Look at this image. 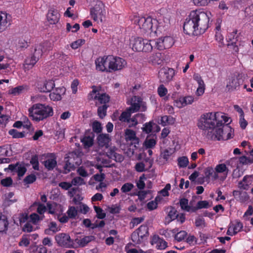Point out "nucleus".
Returning <instances> with one entry per match:
<instances>
[{
  "label": "nucleus",
  "instance_id": "nucleus-52",
  "mask_svg": "<svg viewBox=\"0 0 253 253\" xmlns=\"http://www.w3.org/2000/svg\"><path fill=\"white\" fill-rule=\"evenodd\" d=\"M41 48V46L39 44L36 45L35 47L34 52L33 54L36 58L38 59L39 60L43 54Z\"/></svg>",
  "mask_w": 253,
  "mask_h": 253
},
{
  "label": "nucleus",
  "instance_id": "nucleus-44",
  "mask_svg": "<svg viewBox=\"0 0 253 253\" xmlns=\"http://www.w3.org/2000/svg\"><path fill=\"white\" fill-rule=\"evenodd\" d=\"M8 134L12 136L14 138H22L24 137L25 133L23 132H19L15 129H11L8 131Z\"/></svg>",
  "mask_w": 253,
  "mask_h": 253
},
{
  "label": "nucleus",
  "instance_id": "nucleus-62",
  "mask_svg": "<svg viewBox=\"0 0 253 253\" xmlns=\"http://www.w3.org/2000/svg\"><path fill=\"white\" fill-rule=\"evenodd\" d=\"M187 235V232L185 231H180L177 232L174 235V238L176 240L180 242L185 239Z\"/></svg>",
  "mask_w": 253,
  "mask_h": 253
},
{
  "label": "nucleus",
  "instance_id": "nucleus-15",
  "mask_svg": "<svg viewBox=\"0 0 253 253\" xmlns=\"http://www.w3.org/2000/svg\"><path fill=\"white\" fill-rule=\"evenodd\" d=\"M11 16L6 12L0 11V33L11 25Z\"/></svg>",
  "mask_w": 253,
  "mask_h": 253
},
{
  "label": "nucleus",
  "instance_id": "nucleus-51",
  "mask_svg": "<svg viewBox=\"0 0 253 253\" xmlns=\"http://www.w3.org/2000/svg\"><path fill=\"white\" fill-rule=\"evenodd\" d=\"M161 123L163 126L167 124H172L174 122V118L171 116H164L161 118Z\"/></svg>",
  "mask_w": 253,
  "mask_h": 253
},
{
  "label": "nucleus",
  "instance_id": "nucleus-47",
  "mask_svg": "<svg viewBox=\"0 0 253 253\" xmlns=\"http://www.w3.org/2000/svg\"><path fill=\"white\" fill-rule=\"evenodd\" d=\"M66 213L71 219H75L78 215V210L74 206H70Z\"/></svg>",
  "mask_w": 253,
  "mask_h": 253
},
{
  "label": "nucleus",
  "instance_id": "nucleus-54",
  "mask_svg": "<svg viewBox=\"0 0 253 253\" xmlns=\"http://www.w3.org/2000/svg\"><path fill=\"white\" fill-rule=\"evenodd\" d=\"M37 177L35 174L31 173L26 176L23 180V182L26 184H32L36 181Z\"/></svg>",
  "mask_w": 253,
  "mask_h": 253
},
{
  "label": "nucleus",
  "instance_id": "nucleus-26",
  "mask_svg": "<svg viewBox=\"0 0 253 253\" xmlns=\"http://www.w3.org/2000/svg\"><path fill=\"white\" fill-rule=\"evenodd\" d=\"M97 143L100 147H107L110 141L109 135L108 134H100L97 138Z\"/></svg>",
  "mask_w": 253,
  "mask_h": 253
},
{
  "label": "nucleus",
  "instance_id": "nucleus-33",
  "mask_svg": "<svg viewBox=\"0 0 253 253\" xmlns=\"http://www.w3.org/2000/svg\"><path fill=\"white\" fill-rule=\"evenodd\" d=\"M92 90L87 95L88 100H96L100 91V87L93 85L91 87Z\"/></svg>",
  "mask_w": 253,
  "mask_h": 253
},
{
  "label": "nucleus",
  "instance_id": "nucleus-20",
  "mask_svg": "<svg viewBox=\"0 0 253 253\" xmlns=\"http://www.w3.org/2000/svg\"><path fill=\"white\" fill-rule=\"evenodd\" d=\"M66 92V88L63 86L55 88L53 92L49 94V97L51 100L57 101L62 99V95Z\"/></svg>",
  "mask_w": 253,
  "mask_h": 253
},
{
  "label": "nucleus",
  "instance_id": "nucleus-8",
  "mask_svg": "<svg viewBox=\"0 0 253 253\" xmlns=\"http://www.w3.org/2000/svg\"><path fill=\"white\" fill-rule=\"evenodd\" d=\"M90 13L94 21L102 22L106 14L104 4L102 1H98L93 7L90 8Z\"/></svg>",
  "mask_w": 253,
  "mask_h": 253
},
{
  "label": "nucleus",
  "instance_id": "nucleus-32",
  "mask_svg": "<svg viewBox=\"0 0 253 253\" xmlns=\"http://www.w3.org/2000/svg\"><path fill=\"white\" fill-rule=\"evenodd\" d=\"M27 89L28 86L26 85H19L9 90V94L14 96L19 95L22 93L25 90H27Z\"/></svg>",
  "mask_w": 253,
  "mask_h": 253
},
{
  "label": "nucleus",
  "instance_id": "nucleus-24",
  "mask_svg": "<svg viewBox=\"0 0 253 253\" xmlns=\"http://www.w3.org/2000/svg\"><path fill=\"white\" fill-rule=\"evenodd\" d=\"M194 101V97L192 96H187L184 97H180L175 101L176 106L181 108L188 104H191Z\"/></svg>",
  "mask_w": 253,
  "mask_h": 253
},
{
  "label": "nucleus",
  "instance_id": "nucleus-40",
  "mask_svg": "<svg viewBox=\"0 0 253 253\" xmlns=\"http://www.w3.org/2000/svg\"><path fill=\"white\" fill-rule=\"evenodd\" d=\"M33 206H37V212L41 215H44V213L47 211L46 207L40 202H35Z\"/></svg>",
  "mask_w": 253,
  "mask_h": 253
},
{
  "label": "nucleus",
  "instance_id": "nucleus-58",
  "mask_svg": "<svg viewBox=\"0 0 253 253\" xmlns=\"http://www.w3.org/2000/svg\"><path fill=\"white\" fill-rule=\"evenodd\" d=\"M85 41L84 39H78L73 42L70 44L71 48L73 49H76L84 44Z\"/></svg>",
  "mask_w": 253,
  "mask_h": 253
},
{
  "label": "nucleus",
  "instance_id": "nucleus-34",
  "mask_svg": "<svg viewBox=\"0 0 253 253\" xmlns=\"http://www.w3.org/2000/svg\"><path fill=\"white\" fill-rule=\"evenodd\" d=\"M110 97L109 95L105 93H99L98 97L97 98V101L95 102L96 105H97L98 103L100 104H106L110 101Z\"/></svg>",
  "mask_w": 253,
  "mask_h": 253
},
{
  "label": "nucleus",
  "instance_id": "nucleus-10",
  "mask_svg": "<svg viewBox=\"0 0 253 253\" xmlns=\"http://www.w3.org/2000/svg\"><path fill=\"white\" fill-rule=\"evenodd\" d=\"M55 239L59 246L66 248L72 247L73 242L68 234L60 233L55 236Z\"/></svg>",
  "mask_w": 253,
  "mask_h": 253
},
{
  "label": "nucleus",
  "instance_id": "nucleus-12",
  "mask_svg": "<svg viewBox=\"0 0 253 253\" xmlns=\"http://www.w3.org/2000/svg\"><path fill=\"white\" fill-rule=\"evenodd\" d=\"M45 158L42 162L43 165L48 170H52L57 165L56 155L54 153H48L46 154Z\"/></svg>",
  "mask_w": 253,
  "mask_h": 253
},
{
  "label": "nucleus",
  "instance_id": "nucleus-22",
  "mask_svg": "<svg viewBox=\"0 0 253 253\" xmlns=\"http://www.w3.org/2000/svg\"><path fill=\"white\" fill-rule=\"evenodd\" d=\"M125 136L126 141H133L134 143L138 144L139 138L137 137L135 131L127 128L125 131Z\"/></svg>",
  "mask_w": 253,
  "mask_h": 253
},
{
  "label": "nucleus",
  "instance_id": "nucleus-3",
  "mask_svg": "<svg viewBox=\"0 0 253 253\" xmlns=\"http://www.w3.org/2000/svg\"><path fill=\"white\" fill-rule=\"evenodd\" d=\"M29 117L33 121L39 122L51 117L53 114L52 108L47 105L35 104L29 109Z\"/></svg>",
  "mask_w": 253,
  "mask_h": 253
},
{
  "label": "nucleus",
  "instance_id": "nucleus-5",
  "mask_svg": "<svg viewBox=\"0 0 253 253\" xmlns=\"http://www.w3.org/2000/svg\"><path fill=\"white\" fill-rule=\"evenodd\" d=\"M151 40L137 37L130 40V45L133 51L137 52H150L153 49Z\"/></svg>",
  "mask_w": 253,
  "mask_h": 253
},
{
  "label": "nucleus",
  "instance_id": "nucleus-1",
  "mask_svg": "<svg viewBox=\"0 0 253 253\" xmlns=\"http://www.w3.org/2000/svg\"><path fill=\"white\" fill-rule=\"evenodd\" d=\"M214 113L209 112L203 114L198 120V127L203 130L208 138L221 140L233 137L232 128L228 125H222V121H216Z\"/></svg>",
  "mask_w": 253,
  "mask_h": 253
},
{
  "label": "nucleus",
  "instance_id": "nucleus-2",
  "mask_svg": "<svg viewBox=\"0 0 253 253\" xmlns=\"http://www.w3.org/2000/svg\"><path fill=\"white\" fill-rule=\"evenodd\" d=\"M211 12L200 10L192 11L183 25L185 34L190 36H198L204 33L211 25Z\"/></svg>",
  "mask_w": 253,
  "mask_h": 253
},
{
  "label": "nucleus",
  "instance_id": "nucleus-27",
  "mask_svg": "<svg viewBox=\"0 0 253 253\" xmlns=\"http://www.w3.org/2000/svg\"><path fill=\"white\" fill-rule=\"evenodd\" d=\"M107 156L116 162H122L124 160V157L121 154L117 153L113 149L110 148L106 152Z\"/></svg>",
  "mask_w": 253,
  "mask_h": 253
},
{
  "label": "nucleus",
  "instance_id": "nucleus-28",
  "mask_svg": "<svg viewBox=\"0 0 253 253\" xmlns=\"http://www.w3.org/2000/svg\"><path fill=\"white\" fill-rule=\"evenodd\" d=\"M214 114L215 115V119H216V122H217V121H218V120L222 121V126H221V127L222 128H223V125H228V126H229V124L231 122V121H230V122L228 123L230 118H229L228 116H226L225 114H224L222 112H217L214 113Z\"/></svg>",
  "mask_w": 253,
  "mask_h": 253
},
{
  "label": "nucleus",
  "instance_id": "nucleus-35",
  "mask_svg": "<svg viewBox=\"0 0 253 253\" xmlns=\"http://www.w3.org/2000/svg\"><path fill=\"white\" fill-rule=\"evenodd\" d=\"M231 226L232 228V234H237L242 231L243 228V223L239 220H236L232 223Z\"/></svg>",
  "mask_w": 253,
  "mask_h": 253
},
{
  "label": "nucleus",
  "instance_id": "nucleus-56",
  "mask_svg": "<svg viewBox=\"0 0 253 253\" xmlns=\"http://www.w3.org/2000/svg\"><path fill=\"white\" fill-rule=\"evenodd\" d=\"M156 144V141L154 138H147L144 141V145L146 148H152L155 147Z\"/></svg>",
  "mask_w": 253,
  "mask_h": 253
},
{
  "label": "nucleus",
  "instance_id": "nucleus-23",
  "mask_svg": "<svg viewBox=\"0 0 253 253\" xmlns=\"http://www.w3.org/2000/svg\"><path fill=\"white\" fill-rule=\"evenodd\" d=\"M253 177V175H245L243 177L242 180L239 182V187L240 189L244 190H248L249 187V185L252 184Z\"/></svg>",
  "mask_w": 253,
  "mask_h": 253
},
{
  "label": "nucleus",
  "instance_id": "nucleus-25",
  "mask_svg": "<svg viewBox=\"0 0 253 253\" xmlns=\"http://www.w3.org/2000/svg\"><path fill=\"white\" fill-rule=\"evenodd\" d=\"M164 57L161 53L157 52L152 54L149 57V61L153 65H161L163 63Z\"/></svg>",
  "mask_w": 253,
  "mask_h": 253
},
{
  "label": "nucleus",
  "instance_id": "nucleus-43",
  "mask_svg": "<svg viewBox=\"0 0 253 253\" xmlns=\"http://www.w3.org/2000/svg\"><path fill=\"white\" fill-rule=\"evenodd\" d=\"M42 47V51L43 54H47L49 51L53 48V44L49 42H44L42 43L39 44Z\"/></svg>",
  "mask_w": 253,
  "mask_h": 253
},
{
  "label": "nucleus",
  "instance_id": "nucleus-13",
  "mask_svg": "<svg viewBox=\"0 0 253 253\" xmlns=\"http://www.w3.org/2000/svg\"><path fill=\"white\" fill-rule=\"evenodd\" d=\"M174 70L172 68H164L159 72V77L162 83H166L170 82L174 76Z\"/></svg>",
  "mask_w": 253,
  "mask_h": 253
},
{
  "label": "nucleus",
  "instance_id": "nucleus-30",
  "mask_svg": "<svg viewBox=\"0 0 253 253\" xmlns=\"http://www.w3.org/2000/svg\"><path fill=\"white\" fill-rule=\"evenodd\" d=\"M204 172L207 180H209L211 177H212L213 180H216L218 178V174L214 171L213 168L211 167L206 168Z\"/></svg>",
  "mask_w": 253,
  "mask_h": 253
},
{
  "label": "nucleus",
  "instance_id": "nucleus-29",
  "mask_svg": "<svg viewBox=\"0 0 253 253\" xmlns=\"http://www.w3.org/2000/svg\"><path fill=\"white\" fill-rule=\"evenodd\" d=\"M145 162H148L149 163V167L148 169H145V165L142 162H139L136 164L135 166V169L136 171L137 172H143L145 171H146L148 170L149 169H150L153 165V160L150 159L149 158H147L145 159Z\"/></svg>",
  "mask_w": 253,
  "mask_h": 253
},
{
  "label": "nucleus",
  "instance_id": "nucleus-39",
  "mask_svg": "<svg viewBox=\"0 0 253 253\" xmlns=\"http://www.w3.org/2000/svg\"><path fill=\"white\" fill-rule=\"evenodd\" d=\"M9 223L6 217L4 215L0 216V232L7 231Z\"/></svg>",
  "mask_w": 253,
  "mask_h": 253
},
{
  "label": "nucleus",
  "instance_id": "nucleus-19",
  "mask_svg": "<svg viewBox=\"0 0 253 253\" xmlns=\"http://www.w3.org/2000/svg\"><path fill=\"white\" fill-rule=\"evenodd\" d=\"M142 103V100L141 97L137 96H133L131 98L130 106L126 109L132 113L136 112L140 109Z\"/></svg>",
  "mask_w": 253,
  "mask_h": 253
},
{
  "label": "nucleus",
  "instance_id": "nucleus-60",
  "mask_svg": "<svg viewBox=\"0 0 253 253\" xmlns=\"http://www.w3.org/2000/svg\"><path fill=\"white\" fill-rule=\"evenodd\" d=\"M45 86L46 88V92H50L55 86L54 81L52 80H45Z\"/></svg>",
  "mask_w": 253,
  "mask_h": 253
},
{
  "label": "nucleus",
  "instance_id": "nucleus-63",
  "mask_svg": "<svg viewBox=\"0 0 253 253\" xmlns=\"http://www.w3.org/2000/svg\"><path fill=\"white\" fill-rule=\"evenodd\" d=\"M13 183V180L10 177H7L2 179L0 181V184L4 187H10Z\"/></svg>",
  "mask_w": 253,
  "mask_h": 253
},
{
  "label": "nucleus",
  "instance_id": "nucleus-6",
  "mask_svg": "<svg viewBox=\"0 0 253 253\" xmlns=\"http://www.w3.org/2000/svg\"><path fill=\"white\" fill-rule=\"evenodd\" d=\"M149 236L148 227L146 224L141 225L131 235L133 243L135 245H139Z\"/></svg>",
  "mask_w": 253,
  "mask_h": 253
},
{
  "label": "nucleus",
  "instance_id": "nucleus-46",
  "mask_svg": "<svg viewBox=\"0 0 253 253\" xmlns=\"http://www.w3.org/2000/svg\"><path fill=\"white\" fill-rule=\"evenodd\" d=\"M179 205L182 210L186 211H190V206L188 205V200L186 198H181L179 200Z\"/></svg>",
  "mask_w": 253,
  "mask_h": 253
},
{
  "label": "nucleus",
  "instance_id": "nucleus-18",
  "mask_svg": "<svg viewBox=\"0 0 253 253\" xmlns=\"http://www.w3.org/2000/svg\"><path fill=\"white\" fill-rule=\"evenodd\" d=\"M237 30H235L232 32L229 33L226 36V40L228 42H230L231 43H228V46H233V50L238 52L239 51L238 47L236 44V42L237 41Z\"/></svg>",
  "mask_w": 253,
  "mask_h": 253
},
{
  "label": "nucleus",
  "instance_id": "nucleus-4",
  "mask_svg": "<svg viewBox=\"0 0 253 253\" xmlns=\"http://www.w3.org/2000/svg\"><path fill=\"white\" fill-rule=\"evenodd\" d=\"M140 29L144 32H148L150 36L157 34L158 31V21L150 16L137 17L134 21Z\"/></svg>",
  "mask_w": 253,
  "mask_h": 253
},
{
  "label": "nucleus",
  "instance_id": "nucleus-31",
  "mask_svg": "<svg viewBox=\"0 0 253 253\" xmlns=\"http://www.w3.org/2000/svg\"><path fill=\"white\" fill-rule=\"evenodd\" d=\"M60 230L57 223L54 221H51L48 225V228L45 229L44 233L46 235H53Z\"/></svg>",
  "mask_w": 253,
  "mask_h": 253
},
{
  "label": "nucleus",
  "instance_id": "nucleus-11",
  "mask_svg": "<svg viewBox=\"0 0 253 253\" xmlns=\"http://www.w3.org/2000/svg\"><path fill=\"white\" fill-rule=\"evenodd\" d=\"M155 43L157 49L161 50L171 47L173 44L174 42L172 37L167 36L159 38Z\"/></svg>",
  "mask_w": 253,
  "mask_h": 253
},
{
  "label": "nucleus",
  "instance_id": "nucleus-59",
  "mask_svg": "<svg viewBox=\"0 0 253 253\" xmlns=\"http://www.w3.org/2000/svg\"><path fill=\"white\" fill-rule=\"evenodd\" d=\"M38 60V59L36 58L34 55H32L31 57L26 59L25 63L26 65L31 66V67H32L36 64Z\"/></svg>",
  "mask_w": 253,
  "mask_h": 253
},
{
  "label": "nucleus",
  "instance_id": "nucleus-53",
  "mask_svg": "<svg viewBox=\"0 0 253 253\" xmlns=\"http://www.w3.org/2000/svg\"><path fill=\"white\" fill-rule=\"evenodd\" d=\"M94 209L96 213V217L100 219L104 218L106 216V213L103 212V210L99 207L94 206Z\"/></svg>",
  "mask_w": 253,
  "mask_h": 253
},
{
  "label": "nucleus",
  "instance_id": "nucleus-45",
  "mask_svg": "<svg viewBox=\"0 0 253 253\" xmlns=\"http://www.w3.org/2000/svg\"><path fill=\"white\" fill-rule=\"evenodd\" d=\"M109 107L107 104H104L101 106L98 107L97 109V114L98 116L101 118H104L107 113V109Z\"/></svg>",
  "mask_w": 253,
  "mask_h": 253
},
{
  "label": "nucleus",
  "instance_id": "nucleus-41",
  "mask_svg": "<svg viewBox=\"0 0 253 253\" xmlns=\"http://www.w3.org/2000/svg\"><path fill=\"white\" fill-rule=\"evenodd\" d=\"M215 172L218 173H224L225 174V178L227 176L229 169L225 164H220L216 166L215 168Z\"/></svg>",
  "mask_w": 253,
  "mask_h": 253
},
{
  "label": "nucleus",
  "instance_id": "nucleus-7",
  "mask_svg": "<svg viewBox=\"0 0 253 253\" xmlns=\"http://www.w3.org/2000/svg\"><path fill=\"white\" fill-rule=\"evenodd\" d=\"M109 68L108 70L110 72L121 70L124 69L127 64L125 59L123 58L109 55Z\"/></svg>",
  "mask_w": 253,
  "mask_h": 253
},
{
  "label": "nucleus",
  "instance_id": "nucleus-17",
  "mask_svg": "<svg viewBox=\"0 0 253 253\" xmlns=\"http://www.w3.org/2000/svg\"><path fill=\"white\" fill-rule=\"evenodd\" d=\"M74 156V154H70L69 156L65 158V164L63 167V173L67 174L71 170L75 169Z\"/></svg>",
  "mask_w": 253,
  "mask_h": 253
},
{
  "label": "nucleus",
  "instance_id": "nucleus-64",
  "mask_svg": "<svg viewBox=\"0 0 253 253\" xmlns=\"http://www.w3.org/2000/svg\"><path fill=\"white\" fill-rule=\"evenodd\" d=\"M157 91L160 97H164L167 95L168 89L163 84H161L158 87Z\"/></svg>",
  "mask_w": 253,
  "mask_h": 253
},
{
  "label": "nucleus",
  "instance_id": "nucleus-50",
  "mask_svg": "<svg viewBox=\"0 0 253 253\" xmlns=\"http://www.w3.org/2000/svg\"><path fill=\"white\" fill-rule=\"evenodd\" d=\"M176 231H175V229H173L172 230H169L168 229H160L159 231V233L161 235H162L164 236L167 238H169L171 237V235L173 234H175Z\"/></svg>",
  "mask_w": 253,
  "mask_h": 253
},
{
  "label": "nucleus",
  "instance_id": "nucleus-42",
  "mask_svg": "<svg viewBox=\"0 0 253 253\" xmlns=\"http://www.w3.org/2000/svg\"><path fill=\"white\" fill-rule=\"evenodd\" d=\"M154 125H156L159 128V129H160L159 126L157 125L153 121H151L149 122L146 123L143 125V127L142 128V131L145 133H150L152 132Z\"/></svg>",
  "mask_w": 253,
  "mask_h": 253
},
{
  "label": "nucleus",
  "instance_id": "nucleus-49",
  "mask_svg": "<svg viewBox=\"0 0 253 253\" xmlns=\"http://www.w3.org/2000/svg\"><path fill=\"white\" fill-rule=\"evenodd\" d=\"M81 141L84 144V146L86 147H90L92 146L93 144V138L90 136H84L81 140Z\"/></svg>",
  "mask_w": 253,
  "mask_h": 253
},
{
  "label": "nucleus",
  "instance_id": "nucleus-48",
  "mask_svg": "<svg viewBox=\"0 0 253 253\" xmlns=\"http://www.w3.org/2000/svg\"><path fill=\"white\" fill-rule=\"evenodd\" d=\"M30 163L35 170H38L39 169V158L37 155H35L32 157Z\"/></svg>",
  "mask_w": 253,
  "mask_h": 253
},
{
  "label": "nucleus",
  "instance_id": "nucleus-9",
  "mask_svg": "<svg viewBox=\"0 0 253 253\" xmlns=\"http://www.w3.org/2000/svg\"><path fill=\"white\" fill-rule=\"evenodd\" d=\"M245 78L244 74L235 73L227 84V87H228L229 90H237L241 85L243 84Z\"/></svg>",
  "mask_w": 253,
  "mask_h": 253
},
{
  "label": "nucleus",
  "instance_id": "nucleus-55",
  "mask_svg": "<svg viewBox=\"0 0 253 253\" xmlns=\"http://www.w3.org/2000/svg\"><path fill=\"white\" fill-rule=\"evenodd\" d=\"M189 163V160L187 157H181L178 159V165L180 168H185Z\"/></svg>",
  "mask_w": 253,
  "mask_h": 253
},
{
  "label": "nucleus",
  "instance_id": "nucleus-37",
  "mask_svg": "<svg viewBox=\"0 0 253 253\" xmlns=\"http://www.w3.org/2000/svg\"><path fill=\"white\" fill-rule=\"evenodd\" d=\"M44 218V215H41L38 213H32L30 215V221L35 225L38 224Z\"/></svg>",
  "mask_w": 253,
  "mask_h": 253
},
{
  "label": "nucleus",
  "instance_id": "nucleus-57",
  "mask_svg": "<svg viewBox=\"0 0 253 253\" xmlns=\"http://www.w3.org/2000/svg\"><path fill=\"white\" fill-rule=\"evenodd\" d=\"M146 179V177L145 174H143L139 177V180L136 182V186L139 189L142 190L145 188V183L144 181V180Z\"/></svg>",
  "mask_w": 253,
  "mask_h": 253
},
{
  "label": "nucleus",
  "instance_id": "nucleus-16",
  "mask_svg": "<svg viewBox=\"0 0 253 253\" xmlns=\"http://www.w3.org/2000/svg\"><path fill=\"white\" fill-rule=\"evenodd\" d=\"M60 14L57 9L53 8L49 9L46 15L47 21L50 24L57 23L60 19Z\"/></svg>",
  "mask_w": 253,
  "mask_h": 253
},
{
  "label": "nucleus",
  "instance_id": "nucleus-14",
  "mask_svg": "<svg viewBox=\"0 0 253 253\" xmlns=\"http://www.w3.org/2000/svg\"><path fill=\"white\" fill-rule=\"evenodd\" d=\"M109 55L104 56L97 58L95 61L96 69L101 72H109Z\"/></svg>",
  "mask_w": 253,
  "mask_h": 253
},
{
  "label": "nucleus",
  "instance_id": "nucleus-61",
  "mask_svg": "<svg viewBox=\"0 0 253 253\" xmlns=\"http://www.w3.org/2000/svg\"><path fill=\"white\" fill-rule=\"evenodd\" d=\"M168 216L170 219V221L173 220L177 218L178 213L176 210L174 208H170V211L169 212Z\"/></svg>",
  "mask_w": 253,
  "mask_h": 253
},
{
  "label": "nucleus",
  "instance_id": "nucleus-38",
  "mask_svg": "<svg viewBox=\"0 0 253 253\" xmlns=\"http://www.w3.org/2000/svg\"><path fill=\"white\" fill-rule=\"evenodd\" d=\"M95 239V237L93 236H84L83 238L80 239L77 243L81 247H84L86 246L89 243L93 241Z\"/></svg>",
  "mask_w": 253,
  "mask_h": 253
},
{
  "label": "nucleus",
  "instance_id": "nucleus-21",
  "mask_svg": "<svg viewBox=\"0 0 253 253\" xmlns=\"http://www.w3.org/2000/svg\"><path fill=\"white\" fill-rule=\"evenodd\" d=\"M151 244H156V247L159 250H164L167 247V243L162 238H160L158 235H155L153 236Z\"/></svg>",
  "mask_w": 253,
  "mask_h": 253
},
{
  "label": "nucleus",
  "instance_id": "nucleus-36",
  "mask_svg": "<svg viewBox=\"0 0 253 253\" xmlns=\"http://www.w3.org/2000/svg\"><path fill=\"white\" fill-rule=\"evenodd\" d=\"M132 113L127 109L123 111L120 117L119 120L122 123H130V117Z\"/></svg>",
  "mask_w": 253,
  "mask_h": 253
}]
</instances>
